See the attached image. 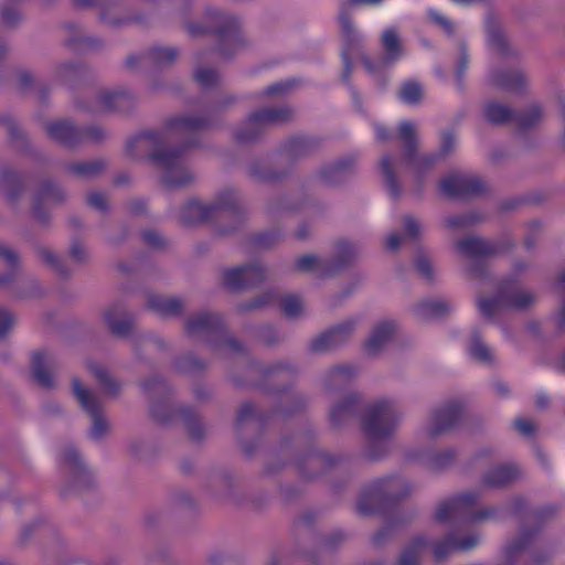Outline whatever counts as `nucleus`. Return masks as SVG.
Returning a JSON list of instances; mask_svg holds the SVG:
<instances>
[{
  "label": "nucleus",
  "instance_id": "38",
  "mask_svg": "<svg viewBox=\"0 0 565 565\" xmlns=\"http://www.w3.org/2000/svg\"><path fill=\"white\" fill-rule=\"evenodd\" d=\"M1 17H2V20L8 23V24H11L14 22V20L18 18V13L17 12H12V13H9L7 12L6 10H2L1 11Z\"/></svg>",
  "mask_w": 565,
  "mask_h": 565
},
{
  "label": "nucleus",
  "instance_id": "27",
  "mask_svg": "<svg viewBox=\"0 0 565 565\" xmlns=\"http://www.w3.org/2000/svg\"><path fill=\"white\" fill-rule=\"evenodd\" d=\"M402 241L403 238L399 234L391 233L390 235H387L385 241L386 248L390 250H395L401 246Z\"/></svg>",
  "mask_w": 565,
  "mask_h": 565
},
{
  "label": "nucleus",
  "instance_id": "33",
  "mask_svg": "<svg viewBox=\"0 0 565 565\" xmlns=\"http://www.w3.org/2000/svg\"><path fill=\"white\" fill-rule=\"evenodd\" d=\"M515 426L519 431L523 434H530L533 430V425L527 419H519L515 422Z\"/></svg>",
  "mask_w": 565,
  "mask_h": 565
},
{
  "label": "nucleus",
  "instance_id": "11",
  "mask_svg": "<svg viewBox=\"0 0 565 565\" xmlns=\"http://www.w3.org/2000/svg\"><path fill=\"white\" fill-rule=\"evenodd\" d=\"M468 180L460 174H451L440 182V191L447 196H459L467 193Z\"/></svg>",
  "mask_w": 565,
  "mask_h": 565
},
{
  "label": "nucleus",
  "instance_id": "18",
  "mask_svg": "<svg viewBox=\"0 0 565 565\" xmlns=\"http://www.w3.org/2000/svg\"><path fill=\"white\" fill-rule=\"evenodd\" d=\"M503 306L504 300L502 298H486L479 300V309L484 316H491Z\"/></svg>",
  "mask_w": 565,
  "mask_h": 565
},
{
  "label": "nucleus",
  "instance_id": "9",
  "mask_svg": "<svg viewBox=\"0 0 565 565\" xmlns=\"http://www.w3.org/2000/svg\"><path fill=\"white\" fill-rule=\"evenodd\" d=\"M382 45L386 62H394L404 54L403 45L395 30L386 29L382 34Z\"/></svg>",
  "mask_w": 565,
  "mask_h": 565
},
{
  "label": "nucleus",
  "instance_id": "43",
  "mask_svg": "<svg viewBox=\"0 0 565 565\" xmlns=\"http://www.w3.org/2000/svg\"><path fill=\"white\" fill-rule=\"evenodd\" d=\"M162 54L167 56L168 60H172L175 56V52L171 49L162 50Z\"/></svg>",
  "mask_w": 565,
  "mask_h": 565
},
{
  "label": "nucleus",
  "instance_id": "7",
  "mask_svg": "<svg viewBox=\"0 0 565 565\" xmlns=\"http://www.w3.org/2000/svg\"><path fill=\"white\" fill-rule=\"evenodd\" d=\"M395 331V324L391 321H382L377 323L372 330L370 338L366 342V350L375 353L385 344Z\"/></svg>",
  "mask_w": 565,
  "mask_h": 565
},
{
  "label": "nucleus",
  "instance_id": "32",
  "mask_svg": "<svg viewBox=\"0 0 565 565\" xmlns=\"http://www.w3.org/2000/svg\"><path fill=\"white\" fill-rule=\"evenodd\" d=\"M429 17L433 21L443 25L446 30H449V23H448L447 19L440 12H438L436 10H430Z\"/></svg>",
  "mask_w": 565,
  "mask_h": 565
},
{
  "label": "nucleus",
  "instance_id": "24",
  "mask_svg": "<svg viewBox=\"0 0 565 565\" xmlns=\"http://www.w3.org/2000/svg\"><path fill=\"white\" fill-rule=\"evenodd\" d=\"M106 319L109 328L118 334H124L129 329V322L126 319L117 322L111 315H107Z\"/></svg>",
  "mask_w": 565,
  "mask_h": 565
},
{
  "label": "nucleus",
  "instance_id": "13",
  "mask_svg": "<svg viewBox=\"0 0 565 565\" xmlns=\"http://www.w3.org/2000/svg\"><path fill=\"white\" fill-rule=\"evenodd\" d=\"M458 252L463 256H476L490 250L489 245L477 237H467L457 244Z\"/></svg>",
  "mask_w": 565,
  "mask_h": 565
},
{
  "label": "nucleus",
  "instance_id": "5",
  "mask_svg": "<svg viewBox=\"0 0 565 565\" xmlns=\"http://www.w3.org/2000/svg\"><path fill=\"white\" fill-rule=\"evenodd\" d=\"M459 419V409L456 406H447L435 413L427 423L425 430L428 435L435 436L451 427Z\"/></svg>",
  "mask_w": 565,
  "mask_h": 565
},
{
  "label": "nucleus",
  "instance_id": "40",
  "mask_svg": "<svg viewBox=\"0 0 565 565\" xmlns=\"http://www.w3.org/2000/svg\"><path fill=\"white\" fill-rule=\"evenodd\" d=\"M418 269L420 270V273L423 275H428L429 274V265L425 262H419L418 263Z\"/></svg>",
  "mask_w": 565,
  "mask_h": 565
},
{
  "label": "nucleus",
  "instance_id": "47",
  "mask_svg": "<svg viewBox=\"0 0 565 565\" xmlns=\"http://www.w3.org/2000/svg\"><path fill=\"white\" fill-rule=\"evenodd\" d=\"M201 323H203L201 320H198V321L193 320V321H191V322H190V324H189V329H190V330H194V329H196V328L199 327V324H201Z\"/></svg>",
  "mask_w": 565,
  "mask_h": 565
},
{
  "label": "nucleus",
  "instance_id": "4",
  "mask_svg": "<svg viewBox=\"0 0 565 565\" xmlns=\"http://www.w3.org/2000/svg\"><path fill=\"white\" fill-rule=\"evenodd\" d=\"M73 391L83 408L89 412L94 417L92 434L96 438L100 437L107 429V423L97 416V403L95 397L89 391L82 386L77 380L73 382Z\"/></svg>",
  "mask_w": 565,
  "mask_h": 565
},
{
  "label": "nucleus",
  "instance_id": "35",
  "mask_svg": "<svg viewBox=\"0 0 565 565\" xmlns=\"http://www.w3.org/2000/svg\"><path fill=\"white\" fill-rule=\"evenodd\" d=\"M159 309L163 312H170L178 309V305L172 300H163L159 306Z\"/></svg>",
  "mask_w": 565,
  "mask_h": 565
},
{
  "label": "nucleus",
  "instance_id": "39",
  "mask_svg": "<svg viewBox=\"0 0 565 565\" xmlns=\"http://www.w3.org/2000/svg\"><path fill=\"white\" fill-rule=\"evenodd\" d=\"M523 83V77L521 75H515L512 79H511V83H507L505 85L507 86H519Z\"/></svg>",
  "mask_w": 565,
  "mask_h": 565
},
{
  "label": "nucleus",
  "instance_id": "49",
  "mask_svg": "<svg viewBox=\"0 0 565 565\" xmlns=\"http://www.w3.org/2000/svg\"><path fill=\"white\" fill-rule=\"evenodd\" d=\"M450 139H451V138H450L449 136H446V138H445V143L450 142Z\"/></svg>",
  "mask_w": 565,
  "mask_h": 565
},
{
  "label": "nucleus",
  "instance_id": "1",
  "mask_svg": "<svg viewBox=\"0 0 565 565\" xmlns=\"http://www.w3.org/2000/svg\"><path fill=\"white\" fill-rule=\"evenodd\" d=\"M383 0H345L340 6L339 22L342 29L344 47L342 50V58L345 71L352 66V61L355 57H361L366 68L372 70L369 60L362 55L359 42L362 39L361 34L354 30L351 21L347 14L356 8L364 6H377Z\"/></svg>",
  "mask_w": 565,
  "mask_h": 565
},
{
  "label": "nucleus",
  "instance_id": "48",
  "mask_svg": "<svg viewBox=\"0 0 565 565\" xmlns=\"http://www.w3.org/2000/svg\"><path fill=\"white\" fill-rule=\"evenodd\" d=\"M454 1L457 3H460V4H470L472 2H476L477 0H454Z\"/></svg>",
  "mask_w": 565,
  "mask_h": 565
},
{
  "label": "nucleus",
  "instance_id": "6",
  "mask_svg": "<svg viewBox=\"0 0 565 565\" xmlns=\"http://www.w3.org/2000/svg\"><path fill=\"white\" fill-rule=\"evenodd\" d=\"M54 358L46 352H35L32 356V373L34 380L43 385L50 386L53 383L51 369L54 366Z\"/></svg>",
  "mask_w": 565,
  "mask_h": 565
},
{
  "label": "nucleus",
  "instance_id": "46",
  "mask_svg": "<svg viewBox=\"0 0 565 565\" xmlns=\"http://www.w3.org/2000/svg\"><path fill=\"white\" fill-rule=\"evenodd\" d=\"M95 374L100 381L107 380V373L104 370H97L95 371Z\"/></svg>",
  "mask_w": 565,
  "mask_h": 565
},
{
  "label": "nucleus",
  "instance_id": "29",
  "mask_svg": "<svg viewBox=\"0 0 565 565\" xmlns=\"http://www.w3.org/2000/svg\"><path fill=\"white\" fill-rule=\"evenodd\" d=\"M479 542V536L476 534L469 535L467 540L455 543L454 547L460 548V550H468L473 547Z\"/></svg>",
  "mask_w": 565,
  "mask_h": 565
},
{
  "label": "nucleus",
  "instance_id": "17",
  "mask_svg": "<svg viewBox=\"0 0 565 565\" xmlns=\"http://www.w3.org/2000/svg\"><path fill=\"white\" fill-rule=\"evenodd\" d=\"M47 131L52 137L66 141L73 135V127L64 121H55L49 125Z\"/></svg>",
  "mask_w": 565,
  "mask_h": 565
},
{
  "label": "nucleus",
  "instance_id": "45",
  "mask_svg": "<svg viewBox=\"0 0 565 565\" xmlns=\"http://www.w3.org/2000/svg\"><path fill=\"white\" fill-rule=\"evenodd\" d=\"M90 202H92V204L96 205L97 207H103L102 199L97 195H92Z\"/></svg>",
  "mask_w": 565,
  "mask_h": 565
},
{
  "label": "nucleus",
  "instance_id": "21",
  "mask_svg": "<svg viewBox=\"0 0 565 565\" xmlns=\"http://www.w3.org/2000/svg\"><path fill=\"white\" fill-rule=\"evenodd\" d=\"M284 312L289 317H296L301 311V302L295 297H287L281 303Z\"/></svg>",
  "mask_w": 565,
  "mask_h": 565
},
{
  "label": "nucleus",
  "instance_id": "23",
  "mask_svg": "<svg viewBox=\"0 0 565 565\" xmlns=\"http://www.w3.org/2000/svg\"><path fill=\"white\" fill-rule=\"evenodd\" d=\"M14 323V319L10 312L0 308V338L3 337Z\"/></svg>",
  "mask_w": 565,
  "mask_h": 565
},
{
  "label": "nucleus",
  "instance_id": "50",
  "mask_svg": "<svg viewBox=\"0 0 565 565\" xmlns=\"http://www.w3.org/2000/svg\"><path fill=\"white\" fill-rule=\"evenodd\" d=\"M166 182H167V183H174V181L169 180V179H167V180H166Z\"/></svg>",
  "mask_w": 565,
  "mask_h": 565
},
{
  "label": "nucleus",
  "instance_id": "2",
  "mask_svg": "<svg viewBox=\"0 0 565 565\" xmlns=\"http://www.w3.org/2000/svg\"><path fill=\"white\" fill-rule=\"evenodd\" d=\"M416 125L411 121H402L398 126V138L402 139L407 147H409L406 164L407 168L414 172L419 173L423 168L429 167L435 161V156H422L411 149L416 137Z\"/></svg>",
  "mask_w": 565,
  "mask_h": 565
},
{
  "label": "nucleus",
  "instance_id": "19",
  "mask_svg": "<svg viewBox=\"0 0 565 565\" xmlns=\"http://www.w3.org/2000/svg\"><path fill=\"white\" fill-rule=\"evenodd\" d=\"M469 353L478 359V360H488L490 356V351L488 347L480 340H475L469 345Z\"/></svg>",
  "mask_w": 565,
  "mask_h": 565
},
{
  "label": "nucleus",
  "instance_id": "42",
  "mask_svg": "<svg viewBox=\"0 0 565 565\" xmlns=\"http://www.w3.org/2000/svg\"><path fill=\"white\" fill-rule=\"evenodd\" d=\"M151 139H152V135L147 134V135H145V136L139 137L137 141H138V142H140V143H142V145H147V143H149V141H150Z\"/></svg>",
  "mask_w": 565,
  "mask_h": 565
},
{
  "label": "nucleus",
  "instance_id": "20",
  "mask_svg": "<svg viewBox=\"0 0 565 565\" xmlns=\"http://www.w3.org/2000/svg\"><path fill=\"white\" fill-rule=\"evenodd\" d=\"M195 78L202 86H210L217 81V74L213 70L199 68L195 71Z\"/></svg>",
  "mask_w": 565,
  "mask_h": 565
},
{
  "label": "nucleus",
  "instance_id": "25",
  "mask_svg": "<svg viewBox=\"0 0 565 565\" xmlns=\"http://www.w3.org/2000/svg\"><path fill=\"white\" fill-rule=\"evenodd\" d=\"M420 223L417 220L411 216L405 217L404 230L409 236H416L420 232Z\"/></svg>",
  "mask_w": 565,
  "mask_h": 565
},
{
  "label": "nucleus",
  "instance_id": "44",
  "mask_svg": "<svg viewBox=\"0 0 565 565\" xmlns=\"http://www.w3.org/2000/svg\"><path fill=\"white\" fill-rule=\"evenodd\" d=\"M284 88H285L284 84H276L274 86H270L268 88V90H269V93H277V92H281Z\"/></svg>",
  "mask_w": 565,
  "mask_h": 565
},
{
  "label": "nucleus",
  "instance_id": "22",
  "mask_svg": "<svg viewBox=\"0 0 565 565\" xmlns=\"http://www.w3.org/2000/svg\"><path fill=\"white\" fill-rule=\"evenodd\" d=\"M280 119H286V116L281 115V114H279L277 111H273V110H265V111L255 114L250 118V120L255 121V122H258V121H264V122L276 121V120H280Z\"/></svg>",
  "mask_w": 565,
  "mask_h": 565
},
{
  "label": "nucleus",
  "instance_id": "10",
  "mask_svg": "<svg viewBox=\"0 0 565 565\" xmlns=\"http://www.w3.org/2000/svg\"><path fill=\"white\" fill-rule=\"evenodd\" d=\"M472 502V497L470 494L459 495L450 501L441 503L436 512V516L438 520H446L450 516H455L460 514L465 507Z\"/></svg>",
  "mask_w": 565,
  "mask_h": 565
},
{
  "label": "nucleus",
  "instance_id": "37",
  "mask_svg": "<svg viewBox=\"0 0 565 565\" xmlns=\"http://www.w3.org/2000/svg\"><path fill=\"white\" fill-rule=\"evenodd\" d=\"M191 126L192 122L186 118H179L172 122V129L188 128Z\"/></svg>",
  "mask_w": 565,
  "mask_h": 565
},
{
  "label": "nucleus",
  "instance_id": "14",
  "mask_svg": "<svg viewBox=\"0 0 565 565\" xmlns=\"http://www.w3.org/2000/svg\"><path fill=\"white\" fill-rule=\"evenodd\" d=\"M399 97L406 104H416L423 97V87L417 82H406L401 86Z\"/></svg>",
  "mask_w": 565,
  "mask_h": 565
},
{
  "label": "nucleus",
  "instance_id": "41",
  "mask_svg": "<svg viewBox=\"0 0 565 565\" xmlns=\"http://www.w3.org/2000/svg\"><path fill=\"white\" fill-rule=\"evenodd\" d=\"M376 137H377L379 139H384V138H386V130H385V128H384V127H382V126L376 127Z\"/></svg>",
  "mask_w": 565,
  "mask_h": 565
},
{
  "label": "nucleus",
  "instance_id": "16",
  "mask_svg": "<svg viewBox=\"0 0 565 565\" xmlns=\"http://www.w3.org/2000/svg\"><path fill=\"white\" fill-rule=\"evenodd\" d=\"M484 115L490 121L499 124L508 120L511 111L502 104L491 103L486 106Z\"/></svg>",
  "mask_w": 565,
  "mask_h": 565
},
{
  "label": "nucleus",
  "instance_id": "34",
  "mask_svg": "<svg viewBox=\"0 0 565 565\" xmlns=\"http://www.w3.org/2000/svg\"><path fill=\"white\" fill-rule=\"evenodd\" d=\"M417 556L413 553H404L401 557L399 565H416Z\"/></svg>",
  "mask_w": 565,
  "mask_h": 565
},
{
  "label": "nucleus",
  "instance_id": "15",
  "mask_svg": "<svg viewBox=\"0 0 565 565\" xmlns=\"http://www.w3.org/2000/svg\"><path fill=\"white\" fill-rule=\"evenodd\" d=\"M448 310V306L443 300H428L417 307L418 315L423 317H438Z\"/></svg>",
  "mask_w": 565,
  "mask_h": 565
},
{
  "label": "nucleus",
  "instance_id": "28",
  "mask_svg": "<svg viewBox=\"0 0 565 565\" xmlns=\"http://www.w3.org/2000/svg\"><path fill=\"white\" fill-rule=\"evenodd\" d=\"M317 258L312 255H306V256H302L301 258H299L298 260V267L303 269V270H308V269H311L315 267V265L317 264Z\"/></svg>",
  "mask_w": 565,
  "mask_h": 565
},
{
  "label": "nucleus",
  "instance_id": "12",
  "mask_svg": "<svg viewBox=\"0 0 565 565\" xmlns=\"http://www.w3.org/2000/svg\"><path fill=\"white\" fill-rule=\"evenodd\" d=\"M516 476V470L513 467L501 466L493 468L484 478V482L491 487H501L513 480Z\"/></svg>",
  "mask_w": 565,
  "mask_h": 565
},
{
  "label": "nucleus",
  "instance_id": "31",
  "mask_svg": "<svg viewBox=\"0 0 565 565\" xmlns=\"http://www.w3.org/2000/svg\"><path fill=\"white\" fill-rule=\"evenodd\" d=\"M156 159L162 167L167 169L179 167V161L174 157L172 158L170 156H158Z\"/></svg>",
  "mask_w": 565,
  "mask_h": 565
},
{
  "label": "nucleus",
  "instance_id": "26",
  "mask_svg": "<svg viewBox=\"0 0 565 565\" xmlns=\"http://www.w3.org/2000/svg\"><path fill=\"white\" fill-rule=\"evenodd\" d=\"M383 177L391 184L394 182L393 163L390 158H383L381 161Z\"/></svg>",
  "mask_w": 565,
  "mask_h": 565
},
{
  "label": "nucleus",
  "instance_id": "30",
  "mask_svg": "<svg viewBox=\"0 0 565 565\" xmlns=\"http://www.w3.org/2000/svg\"><path fill=\"white\" fill-rule=\"evenodd\" d=\"M0 257L8 262V264H13L17 260V256L12 249L3 244H0Z\"/></svg>",
  "mask_w": 565,
  "mask_h": 565
},
{
  "label": "nucleus",
  "instance_id": "36",
  "mask_svg": "<svg viewBox=\"0 0 565 565\" xmlns=\"http://www.w3.org/2000/svg\"><path fill=\"white\" fill-rule=\"evenodd\" d=\"M466 223V218L461 216H450L446 220V224L449 227L460 226Z\"/></svg>",
  "mask_w": 565,
  "mask_h": 565
},
{
  "label": "nucleus",
  "instance_id": "3",
  "mask_svg": "<svg viewBox=\"0 0 565 565\" xmlns=\"http://www.w3.org/2000/svg\"><path fill=\"white\" fill-rule=\"evenodd\" d=\"M395 420L394 412L386 402L375 404L369 409L365 419V429L374 437L386 434Z\"/></svg>",
  "mask_w": 565,
  "mask_h": 565
},
{
  "label": "nucleus",
  "instance_id": "8",
  "mask_svg": "<svg viewBox=\"0 0 565 565\" xmlns=\"http://www.w3.org/2000/svg\"><path fill=\"white\" fill-rule=\"evenodd\" d=\"M257 273L255 267H237L227 269L224 273V284L230 288H239L253 282Z\"/></svg>",
  "mask_w": 565,
  "mask_h": 565
}]
</instances>
